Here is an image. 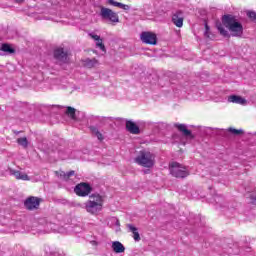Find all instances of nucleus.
I'll return each instance as SVG.
<instances>
[{"label": "nucleus", "instance_id": "5701e85b", "mask_svg": "<svg viewBox=\"0 0 256 256\" xmlns=\"http://www.w3.org/2000/svg\"><path fill=\"white\" fill-rule=\"evenodd\" d=\"M235 255H245V253H251V247L250 246H241L239 248V251L234 252Z\"/></svg>", "mask_w": 256, "mask_h": 256}, {"label": "nucleus", "instance_id": "2f4dec72", "mask_svg": "<svg viewBox=\"0 0 256 256\" xmlns=\"http://www.w3.org/2000/svg\"><path fill=\"white\" fill-rule=\"evenodd\" d=\"M247 16L252 19V21H256V13L253 11H250L247 13Z\"/></svg>", "mask_w": 256, "mask_h": 256}, {"label": "nucleus", "instance_id": "f257e3e1", "mask_svg": "<svg viewBox=\"0 0 256 256\" xmlns=\"http://www.w3.org/2000/svg\"><path fill=\"white\" fill-rule=\"evenodd\" d=\"M103 203V196L93 194L83 205L81 203H77L75 206L82 207V209H85V211H87L90 215L97 216L99 213H101V211H103Z\"/></svg>", "mask_w": 256, "mask_h": 256}, {"label": "nucleus", "instance_id": "ddd939ff", "mask_svg": "<svg viewBox=\"0 0 256 256\" xmlns=\"http://www.w3.org/2000/svg\"><path fill=\"white\" fill-rule=\"evenodd\" d=\"M227 102L228 103H236L237 105H245V103H247V100H245V98H243L241 96L230 95L227 98Z\"/></svg>", "mask_w": 256, "mask_h": 256}, {"label": "nucleus", "instance_id": "9b49d317", "mask_svg": "<svg viewBox=\"0 0 256 256\" xmlns=\"http://www.w3.org/2000/svg\"><path fill=\"white\" fill-rule=\"evenodd\" d=\"M174 127L180 131L184 135V137H189V139H193V134H191L190 130L187 129V125L175 123Z\"/></svg>", "mask_w": 256, "mask_h": 256}, {"label": "nucleus", "instance_id": "cd10ccee", "mask_svg": "<svg viewBox=\"0 0 256 256\" xmlns=\"http://www.w3.org/2000/svg\"><path fill=\"white\" fill-rule=\"evenodd\" d=\"M66 115H68L70 119H75V108L68 106L66 109Z\"/></svg>", "mask_w": 256, "mask_h": 256}, {"label": "nucleus", "instance_id": "7ed1b4c3", "mask_svg": "<svg viewBox=\"0 0 256 256\" xmlns=\"http://www.w3.org/2000/svg\"><path fill=\"white\" fill-rule=\"evenodd\" d=\"M222 23L229 29L232 37H241L243 35V25L237 21L232 15H225Z\"/></svg>", "mask_w": 256, "mask_h": 256}, {"label": "nucleus", "instance_id": "c85d7f7f", "mask_svg": "<svg viewBox=\"0 0 256 256\" xmlns=\"http://www.w3.org/2000/svg\"><path fill=\"white\" fill-rule=\"evenodd\" d=\"M204 37H207V39H213V35H211V28H209L207 23H205Z\"/></svg>", "mask_w": 256, "mask_h": 256}, {"label": "nucleus", "instance_id": "6ab92c4d", "mask_svg": "<svg viewBox=\"0 0 256 256\" xmlns=\"http://www.w3.org/2000/svg\"><path fill=\"white\" fill-rule=\"evenodd\" d=\"M112 251L114 253H125V246L119 241H114L112 242Z\"/></svg>", "mask_w": 256, "mask_h": 256}, {"label": "nucleus", "instance_id": "f704fd0d", "mask_svg": "<svg viewBox=\"0 0 256 256\" xmlns=\"http://www.w3.org/2000/svg\"><path fill=\"white\" fill-rule=\"evenodd\" d=\"M47 227H48V229H50V231H55V224L49 223V224H47Z\"/></svg>", "mask_w": 256, "mask_h": 256}, {"label": "nucleus", "instance_id": "aec40b11", "mask_svg": "<svg viewBox=\"0 0 256 256\" xmlns=\"http://www.w3.org/2000/svg\"><path fill=\"white\" fill-rule=\"evenodd\" d=\"M97 65H99V61H97V59L95 58H87L84 60V67H88V69H92V67H97Z\"/></svg>", "mask_w": 256, "mask_h": 256}, {"label": "nucleus", "instance_id": "dca6fc26", "mask_svg": "<svg viewBox=\"0 0 256 256\" xmlns=\"http://www.w3.org/2000/svg\"><path fill=\"white\" fill-rule=\"evenodd\" d=\"M109 5H112L113 7H118V9H122L123 11H130L131 6L127 4H123L121 2H117L115 0H107Z\"/></svg>", "mask_w": 256, "mask_h": 256}, {"label": "nucleus", "instance_id": "39448f33", "mask_svg": "<svg viewBox=\"0 0 256 256\" xmlns=\"http://www.w3.org/2000/svg\"><path fill=\"white\" fill-rule=\"evenodd\" d=\"M100 17L103 21H109L112 25L119 23V14L109 8L102 7L100 9Z\"/></svg>", "mask_w": 256, "mask_h": 256}, {"label": "nucleus", "instance_id": "c756f323", "mask_svg": "<svg viewBox=\"0 0 256 256\" xmlns=\"http://www.w3.org/2000/svg\"><path fill=\"white\" fill-rule=\"evenodd\" d=\"M228 131L230 133H232L233 135H241V133H243V131L240 129V130H237L235 128H229Z\"/></svg>", "mask_w": 256, "mask_h": 256}, {"label": "nucleus", "instance_id": "4c0bfd02", "mask_svg": "<svg viewBox=\"0 0 256 256\" xmlns=\"http://www.w3.org/2000/svg\"><path fill=\"white\" fill-rule=\"evenodd\" d=\"M46 19H51V20H53V17H46Z\"/></svg>", "mask_w": 256, "mask_h": 256}, {"label": "nucleus", "instance_id": "412c9836", "mask_svg": "<svg viewBox=\"0 0 256 256\" xmlns=\"http://www.w3.org/2000/svg\"><path fill=\"white\" fill-rule=\"evenodd\" d=\"M90 131H91L92 135L97 137L98 141H103V139H105L103 137V134L99 131V128H97L95 126H90Z\"/></svg>", "mask_w": 256, "mask_h": 256}, {"label": "nucleus", "instance_id": "4468645a", "mask_svg": "<svg viewBox=\"0 0 256 256\" xmlns=\"http://www.w3.org/2000/svg\"><path fill=\"white\" fill-rule=\"evenodd\" d=\"M108 225L109 227H111V229H114L116 233H119V231H121V223L116 217L110 218L108 221Z\"/></svg>", "mask_w": 256, "mask_h": 256}, {"label": "nucleus", "instance_id": "473e14b6", "mask_svg": "<svg viewBox=\"0 0 256 256\" xmlns=\"http://www.w3.org/2000/svg\"><path fill=\"white\" fill-rule=\"evenodd\" d=\"M91 39H94V41H99L101 37L97 34L91 33L90 34Z\"/></svg>", "mask_w": 256, "mask_h": 256}, {"label": "nucleus", "instance_id": "b1692460", "mask_svg": "<svg viewBox=\"0 0 256 256\" xmlns=\"http://www.w3.org/2000/svg\"><path fill=\"white\" fill-rule=\"evenodd\" d=\"M41 13H50V15H57V11H55V8H49L47 5L42 6Z\"/></svg>", "mask_w": 256, "mask_h": 256}, {"label": "nucleus", "instance_id": "7c9ffc66", "mask_svg": "<svg viewBox=\"0 0 256 256\" xmlns=\"http://www.w3.org/2000/svg\"><path fill=\"white\" fill-rule=\"evenodd\" d=\"M96 47H99L101 49V51H105V45L103 44V40H97L96 42Z\"/></svg>", "mask_w": 256, "mask_h": 256}, {"label": "nucleus", "instance_id": "20e7f679", "mask_svg": "<svg viewBox=\"0 0 256 256\" xmlns=\"http://www.w3.org/2000/svg\"><path fill=\"white\" fill-rule=\"evenodd\" d=\"M170 173L173 177L178 179H185V177L189 176V170L177 162L170 164Z\"/></svg>", "mask_w": 256, "mask_h": 256}, {"label": "nucleus", "instance_id": "f3484780", "mask_svg": "<svg viewBox=\"0 0 256 256\" xmlns=\"http://www.w3.org/2000/svg\"><path fill=\"white\" fill-rule=\"evenodd\" d=\"M44 251L46 256H63V252L57 250L56 248H51L49 246H46L44 248Z\"/></svg>", "mask_w": 256, "mask_h": 256}, {"label": "nucleus", "instance_id": "72a5a7b5", "mask_svg": "<svg viewBox=\"0 0 256 256\" xmlns=\"http://www.w3.org/2000/svg\"><path fill=\"white\" fill-rule=\"evenodd\" d=\"M59 157H60V159H62V160L69 159V157L66 156L63 152H59Z\"/></svg>", "mask_w": 256, "mask_h": 256}, {"label": "nucleus", "instance_id": "a211bd4d", "mask_svg": "<svg viewBox=\"0 0 256 256\" xmlns=\"http://www.w3.org/2000/svg\"><path fill=\"white\" fill-rule=\"evenodd\" d=\"M127 228L133 234L132 237L134 241H141V236L139 235V230L137 229V227L133 226V224H127Z\"/></svg>", "mask_w": 256, "mask_h": 256}, {"label": "nucleus", "instance_id": "bb28decb", "mask_svg": "<svg viewBox=\"0 0 256 256\" xmlns=\"http://www.w3.org/2000/svg\"><path fill=\"white\" fill-rule=\"evenodd\" d=\"M73 175H75V171H70L68 173L60 172V177L64 179V181H68L69 177H73Z\"/></svg>", "mask_w": 256, "mask_h": 256}, {"label": "nucleus", "instance_id": "2eb2a0df", "mask_svg": "<svg viewBox=\"0 0 256 256\" xmlns=\"http://www.w3.org/2000/svg\"><path fill=\"white\" fill-rule=\"evenodd\" d=\"M126 129L129 131V133H132L133 135H139V126L135 124L133 121H127L126 122Z\"/></svg>", "mask_w": 256, "mask_h": 256}, {"label": "nucleus", "instance_id": "e433bc0d", "mask_svg": "<svg viewBox=\"0 0 256 256\" xmlns=\"http://www.w3.org/2000/svg\"><path fill=\"white\" fill-rule=\"evenodd\" d=\"M15 1V3H23V1H25V0H14Z\"/></svg>", "mask_w": 256, "mask_h": 256}, {"label": "nucleus", "instance_id": "423d86ee", "mask_svg": "<svg viewBox=\"0 0 256 256\" xmlns=\"http://www.w3.org/2000/svg\"><path fill=\"white\" fill-rule=\"evenodd\" d=\"M74 193L79 197H87L91 193V186L87 183H80L74 188Z\"/></svg>", "mask_w": 256, "mask_h": 256}, {"label": "nucleus", "instance_id": "f03ea898", "mask_svg": "<svg viewBox=\"0 0 256 256\" xmlns=\"http://www.w3.org/2000/svg\"><path fill=\"white\" fill-rule=\"evenodd\" d=\"M134 162L140 167L151 169L155 165V154L147 149H142L137 153Z\"/></svg>", "mask_w": 256, "mask_h": 256}, {"label": "nucleus", "instance_id": "0eeeda50", "mask_svg": "<svg viewBox=\"0 0 256 256\" xmlns=\"http://www.w3.org/2000/svg\"><path fill=\"white\" fill-rule=\"evenodd\" d=\"M54 59L57 63H67V59H69V52L63 48H57L54 50Z\"/></svg>", "mask_w": 256, "mask_h": 256}, {"label": "nucleus", "instance_id": "c9c22d12", "mask_svg": "<svg viewBox=\"0 0 256 256\" xmlns=\"http://www.w3.org/2000/svg\"><path fill=\"white\" fill-rule=\"evenodd\" d=\"M252 201H256V195H251Z\"/></svg>", "mask_w": 256, "mask_h": 256}, {"label": "nucleus", "instance_id": "4be33fe9", "mask_svg": "<svg viewBox=\"0 0 256 256\" xmlns=\"http://www.w3.org/2000/svg\"><path fill=\"white\" fill-rule=\"evenodd\" d=\"M216 27L222 37H229V32L225 29V26L221 24V22L216 23Z\"/></svg>", "mask_w": 256, "mask_h": 256}, {"label": "nucleus", "instance_id": "393cba45", "mask_svg": "<svg viewBox=\"0 0 256 256\" xmlns=\"http://www.w3.org/2000/svg\"><path fill=\"white\" fill-rule=\"evenodd\" d=\"M1 51H3L4 53H8L9 55L15 53V49H13L9 44H3L1 47Z\"/></svg>", "mask_w": 256, "mask_h": 256}, {"label": "nucleus", "instance_id": "a878e982", "mask_svg": "<svg viewBox=\"0 0 256 256\" xmlns=\"http://www.w3.org/2000/svg\"><path fill=\"white\" fill-rule=\"evenodd\" d=\"M17 143L18 145H21V147H24V149H27V147H29V141L26 137L18 138Z\"/></svg>", "mask_w": 256, "mask_h": 256}, {"label": "nucleus", "instance_id": "6e6552de", "mask_svg": "<svg viewBox=\"0 0 256 256\" xmlns=\"http://www.w3.org/2000/svg\"><path fill=\"white\" fill-rule=\"evenodd\" d=\"M141 41L147 45H157V35L153 32H142Z\"/></svg>", "mask_w": 256, "mask_h": 256}, {"label": "nucleus", "instance_id": "1a4fd4ad", "mask_svg": "<svg viewBox=\"0 0 256 256\" xmlns=\"http://www.w3.org/2000/svg\"><path fill=\"white\" fill-rule=\"evenodd\" d=\"M40 203L41 199L31 196L24 202V205L26 209H29V211H33V209L39 208Z\"/></svg>", "mask_w": 256, "mask_h": 256}, {"label": "nucleus", "instance_id": "f8f14e48", "mask_svg": "<svg viewBox=\"0 0 256 256\" xmlns=\"http://www.w3.org/2000/svg\"><path fill=\"white\" fill-rule=\"evenodd\" d=\"M183 13L182 12H176L172 15V23L176 26V27H183Z\"/></svg>", "mask_w": 256, "mask_h": 256}, {"label": "nucleus", "instance_id": "9d476101", "mask_svg": "<svg viewBox=\"0 0 256 256\" xmlns=\"http://www.w3.org/2000/svg\"><path fill=\"white\" fill-rule=\"evenodd\" d=\"M9 174L13 175V177H15V179L21 180V181H30L31 178H29V175H27L26 173H23L19 170H15V169H9Z\"/></svg>", "mask_w": 256, "mask_h": 256}]
</instances>
